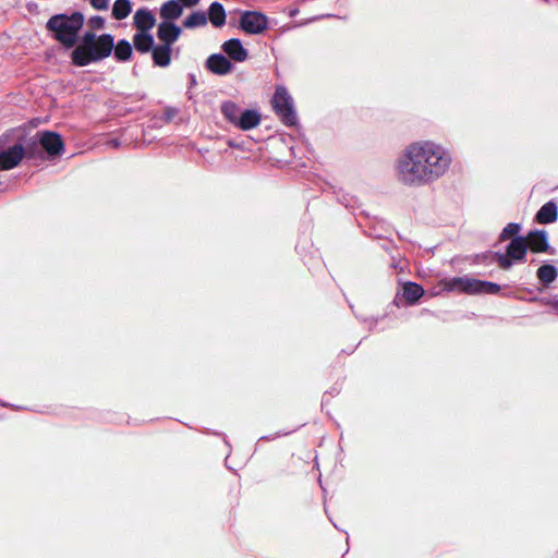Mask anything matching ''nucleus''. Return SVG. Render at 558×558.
I'll return each instance as SVG.
<instances>
[{
	"label": "nucleus",
	"instance_id": "obj_44",
	"mask_svg": "<svg viewBox=\"0 0 558 558\" xmlns=\"http://www.w3.org/2000/svg\"><path fill=\"white\" fill-rule=\"evenodd\" d=\"M109 144L114 147V148H118L121 146V141L119 138H112L110 140Z\"/></svg>",
	"mask_w": 558,
	"mask_h": 558
},
{
	"label": "nucleus",
	"instance_id": "obj_31",
	"mask_svg": "<svg viewBox=\"0 0 558 558\" xmlns=\"http://www.w3.org/2000/svg\"><path fill=\"white\" fill-rule=\"evenodd\" d=\"M339 202L345 208L352 209L354 216H356V217L360 216L359 214L355 213V209H357L360 207L359 201L355 196H352L350 194H344V195H342L341 198H339Z\"/></svg>",
	"mask_w": 558,
	"mask_h": 558
},
{
	"label": "nucleus",
	"instance_id": "obj_20",
	"mask_svg": "<svg viewBox=\"0 0 558 558\" xmlns=\"http://www.w3.org/2000/svg\"><path fill=\"white\" fill-rule=\"evenodd\" d=\"M183 5L179 0H168L163 2L159 9V15L161 21H175L183 14Z\"/></svg>",
	"mask_w": 558,
	"mask_h": 558
},
{
	"label": "nucleus",
	"instance_id": "obj_43",
	"mask_svg": "<svg viewBox=\"0 0 558 558\" xmlns=\"http://www.w3.org/2000/svg\"><path fill=\"white\" fill-rule=\"evenodd\" d=\"M26 9L29 11V12H36L37 9H38V4L36 2H27L26 3Z\"/></svg>",
	"mask_w": 558,
	"mask_h": 558
},
{
	"label": "nucleus",
	"instance_id": "obj_34",
	"mask_svg": "<svg viewBox=\"0 0 558 558\" xmlns=\"http://www.w3.org/2000/svg\"><path fill=\"white\" fill-rule=\"evenodd\" d=\"M355 317L362 322V323H365V324H368V330L372 331L374 330L375 326L378 324L379 320H381L384 318V316H380V317H374V316H365V315H362V314H357V313H354Z\"/></svg>",
	"mask_w": 558,
	"mask_h": 558
},
{
	"label": "nucleus",
	"instance_id": "obj_25",
	"mask_svg": "<svg viewBox=\"0 0 558 558\" xmlns=\"http://www.w3.org/2000/svg\"><path fill=\"white\" fill-rule=\"evenodd\" d=\"M208 23V17L205 11L196 10L191 12L183 21L182 27L186 29H194L203 27Z\"/></svg>",
	"mask_w": 558,
	"mask_h": 558
},
{
	"label": "nucleus",
	"instance_id": "obj_37",
	"mask_svg": "<svg viewBox=\"0 0 558 558\" xmlns=\"http://www.w3.org/2000/svg\"><path fill=\"white\" fill-rule=\"evenodd\" d=\"M332 17H339V16L336 14H332V13L319 14V15H315V16L307 19L305 22L299 23L298 26H302V25H306V24L315 22V21L332 19Z\"/></svg>",
	"mask_w": 558,
	"mask_h": 558
},
{
	"label": "nucleus",
	"instance_id": "obj_49",
	"mask_svg": "<svg viewBox=\"0 0 558 558\" xmlns=\"http://www.w3.org/2000/svg\"><path fill=\"white\" fill-rule=\"evenodd\" d=\"M398 296H399V293H398V294H397V296L393 299V303H395L397 306H399V304H398Z\"/></svg>",
	"mask_w": 558,
	"mask_h": 558
},
{
	"label": "nucleus",
	"instance_id": "obj_39",
	"mask_svg": "<svg viewBox=\"0 0 558 558\" xmlns=\"http://www.w3.org/2000/svg\"><path fill=\"white\" fill-rule=\"evenodd\" d=\"M227 145L229 147H231V148L243 149L244 142L243 141H238L236 138H228L227 140Z\"/></svg>",
	"mask_w": 558,
	"mask_h": 558
},
{
	"label": "nucleus",
	"instance_id": "obj_3",
	"mask_svg": "<svg viewBox=\"0 0 558 558\" xmlns=\"http://www.w3.org/2000/svg\"><path fill=\"white\" fill-rule=\"evenodd\" d=\"M85 24V15L82 11L71 13L52 14L46 22V29L51 38L59 43L64 50L74 49L81 39Z\"/></svg>",
	"mask_w": 558,
	"mask_h": 558
},
{
	"label": "nucleus",
	"instance_id": "obj_21",
	"mask_svg": "<svg viewBox=\"0 0 558 558\" xmlns=\"http://www.w3.org/2000/svg\"><path fill=\"white\" fill-rule=\"evenodd\" d=\"M424 288L414 281H407L402 286V298L404 299L407 305L413 306L418 303L421 298L424 295Z\"/></svg>",
	"mask_w": 558,
	"mask_h": 558
},
{
	"label": "nucleus",
	"instance_id": "obj_5",
	"mask_svg": "<svg viewBox=\"0 0 558 558\" xmlns=\"http://www.w3.org/2000/svg\"><path fill=\"white\" fill-rule=\"evenodd\" d=\"M28 160L56 161L65 151L62 135L57 131L39 130L34 135L27 131Z\"/></svg>",
	"mask_w": 558,
	"mask_h": 558
},
{
	"label": "nucleus",
	"instance_id": "obj_36",
	"mask_svg": "<svg viewBox=\"0 0 558 558\" xmlns=\"http://www.w3.org/2000/svg\"><path fill=\"white\" fill-rule=\"evenodd\" d=\"M88 3L97 11H107L110 5V0H88Z\"/></svg>",
	"mask_w": 558,
	"mask_h": 558
},
{
	"label": "nucleus",
	"instance_id": "obj_14",
	"mask_svg": "<svg viewBox=\"0 0 558 558\" xmlns=\"http://www.w3.org/2000/svg\"><path fill=\"white\" fill-rule=\"evenodd\" d=\"M221 51L222 54H226L233 63L244 62L250 57L248 50L243 46L242 40L236 37L223 41Z\"/></svg>",
	"mask_w": 558,
	"mask_h": 558
},
{
	"label": "nucleus",
	"instance_id": "obj_53",
	"mask_svg": "<svg viewBox=\"0 0 558 558\" xmlns=\"http://www.w3.org/2000/svg\"><path fill=\"white\" fill-rule=\"evenodd\" d=\"M383 247H384V250H386V251L388 250L387 244H384V245H383Z\"/></svg>",
	"mask_w": 558,
	"mask_h": 558
},
{
	"label": "nucleus",
	"instance_id": "obj_6",
	"mask_svg": "<svg viewBox=\"0 0 558 558\" xmlns=\"http://www.w3.org/2000/svg\"><path fill=\"white\" fill-rule=\"evenodd\" d=\"M220 112L228 123L242 131H250L262 121V114L257 109L242 108L232 100L222 101Z\"/></svg>",
	"mask_w": 558,
	"mask_h": 558
},
{
	"label": "nucleus",
	"instance_id": "obj_13",
	"mask_svg": "<svg viewBox=\"0 0 558 558\" xmlns=\"http://www.w3.org/2000/svg\"><path fill=\"white\" fill-rule=\"evenodd\" d=\"M527 238L529 251L535 254L547 253L554 255L556 253L548 240V232L545 229H532L525 235Z\"/></svg>",
	"mask_w": 558,
	"mask_h": 558
},
{
	"label": "nucleus",
	"instance_id": "obj_16",
	"mask_svg": "<svg viewBox=\"0 0 558 558\" xmlns=\"http://www.w3.org/2000/svg\"><path fill=\"white\" fill-rule=\"evenodd\" d=\"M156 25V16L153 11L146 7L140 8L133 15V26L137 33H150Z\"/></svg>",
	"mask_w": 558,
	"mask_h": 558
},
{
	"label": "nucleus",
	"instance_id": "obj_46",
	"mask_svg": "<svg viewBox=\"0 0 558 558\" xmlns=\"http://www.w3.org/2000/svg\"><path fill=\"white\" fill-rule=\"evenodd\" d=\"M0 405L1 407H4V408H13V409H19L20 407H16L14 404H11V403H8V402H4L2 400H0Z\"/></svg>",
	"mask_w": 558,
	"mask_h": 558
},
{
	"label": "nucleus",
	"instance_id": "obj_1",
	"mask_svg": "<svg viewBox=\"0 0 558 558\" xmlns=\"http://www.w3.org/2000/svg\"><path fill=\"white\" fill-rule=\"evenodd\" d=\"M450 153L430 141L411 144L398 161L399 180L410 186L436 181L449 168Z\"/></svg>",
	"mask_w": 558,
	"mask_h": 558
},
{
	"label": "nucleus",
	"instance_id": "obj_35",
	"mask_svg": "<svg viewBox=\"0 0 558 558\" xmlns=\"http://www.w3.org/2000/svg\"><path fill=\"white\" fill-rule=\"evenodd\" d=\"M178 112H179L178 108L168 106L165 109V112H163V114L161 117V120L165 123H170L173 120V118L178 114Z\"/></svg>",
	"mask_w": 558,
	"mask_h": 558
},
{
	"label": "nucleus",
	"instance_id": "obj_17",
	"mask_svg": "<svg viewBox=\"0 0 558 558\" xmlns=\"http://www.w3.org/2000/svg\"><path fill=\"white\" fill-rule=\"evenodd\" d=\"M536 277L543 288H538L539 292H543L545 288H548L558 278V268L550 262H544L536 270Z\"/></svg>",
	"mask_w": 558,
	"mask_h": 558
},
{
	"label": "nucleus",
	"instance_id": "obj_51",
	"mask_svg": "<svg viewBox=\"0 0 558 558\" xmlns=\"http://www.w3.org/2000/svg\"><path fill=\"white\" fill-rule=\"evenodd\" d=\"M397 234H398V238H399L400 240H402V239H403V236H402L399 232H398Z\"/></svg>",
	"mask_w": 558,
	"mask_h": 558
},
{
	"label": "nucleus",
	"instance_id": "obj_26",
	"mask_svg": "<svg viewBox=\"0 0 558 558\" xmlns=\"http://www.w3.org/2000/svg\"><path fill=\"white\" fill-rule=\"evenodd\" d=\"M133 10L131 0H114L111 9V17L117 21L125 20Z\"/></svg>",
	"mask_w": 558,
	"mask_h": 558
},
{
	"label": "nucleus",
	"instance_id": "obj_10",
	"mask_svg": "<svg viewBox=\"0 0 558 558\" xmlns=\"http://www.w3.org/2000/svg\"><path fill=\"white\" fill-rule=\"evenodd\" d=\"M360 216H363L366 221L363 222L357 220L359 227L363 230V233L368 238L375 239H387V234L391 230V225L384 219L376 216H371L366 210H361Z\"/></svg>",
	"mask_w": 558,
	"mask_h": 558
},
{
	"label": "nucleus",
	"instance_id": "obj_50",
	"mask_svg": "<svg viewBox=\"0 0 558 558\" xmlns=\"http://www.w3.org/2000/svg\"><path fill=\"white\" fill-rule=\"evenodd\" d=\"M391 266H392L393 268H396V269L398 268V264H397L395 260H393V263L391 264Z\"/></svg>",
	"mask_w": 558,
	"mask_h": 558
},
{
	"label": "nucleus",
	"instance_id": "obj_54",
	"mask_svg": "<svg viewBox=\"0 0 558 558\" xmlns=\"http://www.w3.org/2000/svg\"><path fill=\"white\" fill-rule=\"evenodd\" d=\"M383 247H384V250H386V251L388 250L387 244H384V245H383Z\"/></svg>",
	"mask_w": 558,
	"mask_h": 558
},
{
	"label": "nucleus",
	"instance_id": "obj_33",
	"mask_svg": "<svg viewBox=\"0 0 558 558\" xmlns=\"http://www.w3.org/2000/svg\"><path fill=\"white\" fill-rule=\"evenodd\" d=\"M302 426H303V424H301V425L296 426V427H295V428H293V429H289V430H284V429H282V430H278V432H277V433H275V434L264 435V436H260V437L258 438V440H259V441H270V440H275V439H277V438H279V437L288 436V435L293 434L294 432H296V430H298L300 427H302Z\"/></svg>",
	"mask_w": 558,
	"mask_h": 558
},
{
	"label": "nucleus",
	"instance_id": "obj_24",
	"mask_svg": "<svg viewBox=\"0 0 558 558\" xmlns=\"http://www.w3.org/2000/svg\"><path fill=\"white\" fill-rule=\"evenodd\" d=\"M133 46L128 39H119L117 43L114 41L113 59L120 63L129 62L133 57Z\"/></svg>",
	"mask_w": 558,
	"mask_h": 558
},
{
	"label": "nucleus",
	"instance_id": "obj_9",
	"mask_svg": "<svg viewBox=\"0 0 558 558\" xmlns=\"http://www.w3.org/2000/svg\"><path fill=\"white\" fill-rule=\"evenodd\" d=\"M238 28L246 35H260L270 28V20L259 10H243L240 12Z\"/></svg>",
	"mask_w": 558,
	"mask_h": 558
},
{
	"label": "nucleus",
	"instance_id": "obj_32",
	"mask_svg": "<svg viewBox=\"0 0 558 558\" xmlns=\"http://www.w3.org/2000/svg\"><path fill=\"white\" fill-rule=\"evenodd\" d=\"M531 302H539L544 305L553 306L556 314H558V295L553 296H533L530 299Z\"/></svg>",
	"mask_w": 558,
	"mask_h": 558
},
{
	"label": "nucleus",
	"instance_id": "obj_11",
	"mask_svg": "<svg viewBox=\"0 0 558 558\" xmlns=\"http://www.w3.org/2000/svg\"><path fill=\"white\" fill-rule=\"evenodd\" d=\"M439 290L432 292L433 295H439L444 292H458L473 295L475 278L469 276L444 278L438 283Z\"/></svg>",
	"mask_w": 558,
	"mask_h": 558
},
{
	"label": "nucleus",
	"instance_id": "obj_12",
	"mask_svg": "<svg viewBox=\"0 0 558 558\" xmlns=\"http://www.w3.org/2000/svg\"><path fill=\"white\" fill-rule=\"evenodd\" d=\"M204 68L214 75L226 76L233 72L235 64L222 52H215L206 58Z\"/></svg>",
	"mask_w": 558,
	"mask_h": 558
},
{
	"label": "nucleus",
	"instance_id": "obj_38",
	"mask_svg": "<svg viewBox=\"0 0 558 558\" xmlns=\"http://www.w3.org/2000/svg\"><path fill=\"white\" fill-rule=\"evenodd\" d=\"M187 80H189V86H187L186 95H187L189 99H192L193 96L190 90L197 85V77L194 73H189Z\"/></svg>",
	"mask_w": 558,
	"mask_h": 558
},
{
	"label": "nucleus",
	"instance_id": "obj_45",
	"mask_svg": "<svg viewBox=\"0 0 558 558\" xmlns=\"http://www.w3.org/2000/svg\"><path fill=\"white\" fill-rule=\"evenodd\" d=\"M362 341H360L356 345H354L353 348H351L350 350L349 349H345V350H342L341 352L345 353V354H352L356 349L357 347L361 344Z\"/></svg>",
	"mask_w": 558,
	"mask_h": 558
},
{
	"label": "nucleus",
	"instance_id": "obj_23",
	"mask_svg": "<svg viewBox=\"0 0 558 558\" xmlns=\"http://www.w3.org/2000/svg\"><path fill=\"white\" fill-rule=\"evenodd\" d=\"M132 41L133 49L142 54L150 52L156 45L151 33H135Z\"/></svg>",
	"mask_w": 558,
	"mask_h": 558
},
{
	"label": "nucleus",
	"instance_id": "obj_19",
	"mask_svg": "<svg viewBox=\"0 0 558 558\" xmlns=\"http://www.w3.org/2000/svg\"><path fill=\"white\" fill-rule=\"evenodd\" d=\"M173 47L156 44L150 51L153 64L158 68H168L171 63Z\"/></svg>",
	"mask_w": 558,
	"mask_h": 558
},
{
	"label": "nucleus",
	"instance_id": "obj_27",
	"mask_svg": "<svg viewBox=\"0 0 558 558\" xmlns=\"http://www.w3.org/2000/svg\"><path fill=\"white\" fill-rule=\"evenodd\" d=\"M500 291H501V286L499 283L475 278L473 295H481V294L496 295Z\"/></svg>",
	"mask_w": 558,
	"mask_h": 558
},
{
	"label": "nucleus",
	"instance_id": "obj_28",
	"mask_svg": "<svg viewBox=\"0 0 558 558\" xmlns=\"http://www.w3.org/2000/svg\"><path fill=\"white\" fill-rule=\"evenodd\" d=\"M522 229V225L519 222H509L501 232L499 233L498 240L499 242H505L508 239H512L513 236L521 235L520 231Z\"/></svg>",
	"mask_w": 558,
	"mask_h": 558
},
{
	"label": "nucleus",
	"instance_id": "obj_18",
	"mask_svg": "<svg viewBox=\"0 0 558 558\" xmlns=\"http://www.w3.org/2000/svg\"><path fill=\"white\" fill-rule=\"evenodd\" d=\"M535 220L538 223L549 225L554 223L558 220V204L555 199H550L546 202L541 208L537 210L535 215Z\"/></svg>",
	"mask_w": 558,
	"mask_h": 558
},
{
	"label": "nucleus",
	"instance_id": "obj_52",
	"mask_svg": "<svg viewBox=\"0 0 558 558\" xmlns=\"http://www.w3.org/2000/svg\"><path fill=\"white\" fill-rule=\"evenodd\" d=\"M138 98H140V99H144V98H145V95L143 94V95L138 96Z\"/></svg>",
	"mask_w": 558,
	"mask_h": 558
},
{
	"label": "nucleus",
	"instance_id": "obj_47",
	"mask_svg": "<svg viewBox=\"0 0 558 558\" xmlns=\"http://www.w3.org/2000/svg\"><path fill=\"white\" fill-rule=\"evenodd\" d=\"M298 14H299V9L298 8L290 9L289 16L294 17Z\"/></svg>",
	"mask_w": 558,
	"mask_h": 558
},
{
	"label": "nucleus",
	"instance_id": "obj_7",
	"mask_svg": "<svg viewBox=\"0 0 558 558\" xmlns=\"http://www.w3.org/2000/svg\"><path fill=\"white\" fill-rule=\"evenodd\" d=\"M271 105L274 112L282 122V124H284L288 128L299 125V119L294 106V100L286 86L278 85L276 87Z\"/></svg>",
	"mask_w": 558,
	"mask_h": 558
},
{
	"label": "nucleus",
	"instance_id": "obj_2",
	"mask_svg": "<svg viewBox=\"0 0 558 558\" xmlns=\"http://www.w3.org/2000/svg\"><path fill=\"white\" fill-rule=\"evenodd\" d=\"M113 48L114 36L112 34L84 31L74 49L70 51V63L76 68L99 63L112 54Z\"/></svg>",
	"mask_w": 558,
	"mask_h": 558
},
{
	"label": "nucleus",
	"instance_id": "obj_8",
	"mask_svg": "<svg viewBox=\"0 0 558 558\" xmlns=\"http://www.w3.org/2000/svg\"><path fill=\"white\" fill-rule=\"evenodd\" d=\"M527 238L524 235L513 236L506 245L505 253L496 254L497 264L502 270H509L515 263H523L529 252Z\"/></svg>",
	"mask_w": 558,
	"mask_h": 558
},
{
	"label": "nucleus",
	"instance_id": "obj_48",
	"mask_svg": "<svg viewBox=\"0 0 558 558\" xmlns=\"http://www.w3.org/2000/svg\"><path fill=\"white\" fill-rule=\"evenodd\" d=\"M327 400L325 399V396L323 397V400H322V408L324 409V407L327 404Z\"/></svg>",
	"mask_w": 558,
	"mask_h": 558
},
{
	"label": "nucleus",
	"instance_id": "obj_22",
	"mask_svg": "<svg viewBox=\"0 0 558 558\" xmlns=\"http://www.w3.org/2000/svg\"><path fill=\"white\" fill-rule=\"evenodd\" d=\"M208 21L216 28H221L227 22V12L223 4L219 1H214L209 4L206 12Z\"/></svg>",
	"mask_w": 558,
	"mask_h": 558
},
{
	"label": "nucleus",
	"instance_id": "obj_42",
	"mask_svg": "<svg viewBox=\"0 0 558 558\" xmlns=\"http://www.w3.org/2000/svg\"><path fill=\"white\" fill-rule=\"evenodd\" d=\"M340 390L341 389L338 386H333L330 388V390L325 392V396L326 395H330L331 397L338 396L340 393Z\"/></svg>",
	"mask_w": 558,
	"mask_h": 558
},
{
	"label": "nucleus",
	"instance_id": "obj_55",
	"mask_svg": "<svg viewBox=\"0 0 558 558\" xmlns=\"http://www.w3.org/2000/svg\"><path fill=\"white\" fill-rule=\"evenodd\" d=\"M545 2H549V0H544Z\"/></svg>",
	"mask_w": 558,
	"mask_h": 558
},
{
	"label": "nucleus",
	"instance_id": "obj_30",
	"mask_svg": "<svg viewBox=\"0 0 558 558\" xmlns=\"http://www.w3.org/2000/svg\"><path fill=\"white\" fill-rule=\"evenodd\" d=\"M105 25H106V20L104 16L93 15L87 21V26H88L87 31H92V32L96 33L97 31L104 29Z\"/></svg>",
	"mask_w": 558,
	"mask_h": 558
},
{
	"label": "nucleus",
	"instance_id": "obj_41",
	"mask_svg": "<svg viewBox=\"0 0 558 558\" xmlns=\"http://www.w3.org/2000/svg\"><path fill=\"white\" fill-rule=\"evenodd\" d=\"M179 1L182 3L183 9H184V8H193V7L197 5L201 0H179Z\"/></svg>",
	"mask_w": 558,
	"mask_h": 558
},
{
	"label": "nucleus",
	"instance_id": "obj_29",
	"mask_svg": "<svg viewBox=\"0 0 558 558\" xmlns=\"http://www.w3.org/2000/svg\"><path fill=\"white\" fill-rule=\"evenodd\" d=\"M496 254H500V252L485 251V252L475 254L472 258V263L473 264L492 265L493 263H497Z\"/></svg>",
	"mask_w": 558,
	"mask_h": 558
},
{
	"label": "nucleus",
	"instance_id": "obj_4",
	"mask_svg": "<svg viewBox=\"0 0 558 558\" xmlns=\"http://www.w3.org/2000/svg\"><path fill=\"white\" fill-rule=\"evenodd\" d=\"M23 160H28L27 128L9 129L0 135V171L15 169Z\"/></svg>",
	"mask_w": 558,
	"mask_h": 558
},
{
	"label": "nucleus",
	"instance_id": "obj_15",
	"mask_svg": "<svg viewBox=\"0 0 558 558\" xmlns=\"http://www.w3.org/2000/svg\"><path fill=\"white\" fill-rule=\"evenodd\" d=\"M156 35L160 44L173 47L174 43L178 41L182 35V26L170 21H160L157 25Z\"/></svg>",
	"mask_w": 558,
	"mask_h": 558
},
{
	"label": "nucleus",
	"instance_id": "obj_40",
	"mask_svg": "<svg viewBox=\"0 0 558 558\" xmlns=\"http://www.w3.org/2000/svg\"><path fill=\"white\" fill-rule=\"evenodd\" d=\"M205 433H206V434L216 435V436H222L225 445H226V446H228L229 448H231V445H230L229 440L227 439L226 434H223V433H219V432H217V430H211V429H209V428H205Z\"/></svg>",
	"mask_w": 558,
	"mask_h": 558
}]
</instances>
